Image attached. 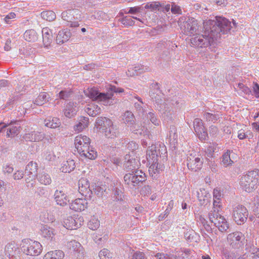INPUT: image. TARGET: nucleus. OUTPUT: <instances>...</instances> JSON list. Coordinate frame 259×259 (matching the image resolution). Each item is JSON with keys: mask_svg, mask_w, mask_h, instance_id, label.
<instances>
[{"mask_svg": "<svg viewBox=\"0 0 259 259\" xmlns=\"http://www.w3.org/2000/svg\"><path fill=\"white\" fill-rule=\"evenodd\" d=\"M233 26L226 18L217 16L215 20L204 21L202 33H198L190 39L191 46L197 48H207L213 45L221 34L227 33Z\"/></svg>", "mask_w": 259, "mask_h": 259, "instance_id": "1", "label": "nucleus"}, {"mask_svg": "<svg viewBox=\"0 0 259 259\" xmlns=\"http://www.w3.org/2000/svg\"><path fill=\"white\" fill-rule=\"evenodd\" d=\"M166 156V148L164 144H157L149 147L147 151V159L150 165L149 175L153 179L157 178L158 174L164 170V166L159 163L162 157Z\"/></svg>", "mask_w": 259, "mask_h": 259, "instance_id": "2", "label": "nucleus"}, {"mask_svg": "<svg viewBox=\"0 0 259 259\" xmlns=\"http://www.w3.org/2000/svg\"><path fill=\"white\" fill-rule=\"evenodd\" d=\"M123 92V89L116 88L115 86H111L106 93H100L94 88L88 89L84 91L85 95L92 100L101 103L106 106L113 104V96L114 93H120Z\"/></svg>", "mask_w": 259, "mask_h": 259, "instance_id": "3", "label": "nucleus"}, {"mask_svg": "<svg viewBox=\"0 0 259 259\" xmlns=\"http://www.w3.org/2000/svg\"><path fill=\"white\" fill-rule=\"evenodd\" d=\"M75 148L81 156L90 159H95L97 156V152L90 147V139L86 136L79 135L74 140Z\"/></svg>", "mask_w": 259, "mask_h": 259, "instance_id": "4", "label": "nucleus"}, {"mask_svg": "<svg viewBox=\"0 0 259 259\" xmlns=\"http://www.w3.org/2000/svg\"><path fill=\"white\" fill-rule=\"evenodd\" d=\"M259 182V169L248 171L240 179L241 188L247 192H250L255 189Z\"/></svg>", "mask_w": 259, "mask_h": 259, "instance_id": "5", "label": "nucleus"}, {"mask_svg": "<svg viewBox=\"0 0 259 259\" xmlns=\"http://www.w3.org/2000/svg\"><path fill=\"white\" fill-rule=\"evenodd\" d=\"M97 128L104 133L105 136L108 138L114 139L119 135V131L112 121L106 118L100 117L96 120Z\"/></svg>", "mask_w": 259, "mask_h": 259, "instance_id": "6", "label": "nucleus"}, {"mask_svg": "<svg viewBox=\"0 0 259 259\" xmlns=\"http://www.w3.org/2000/svg\"><path fill=\"white\" fill-rule=\"evenodd\" d=\"M20 246L22 251L28 255H38L42 250V245L39 242L29 239L23 240Z\"/></svg>", "mask_w": 259, "mask_h": 259, "instance_id": "7", "label": "nucleus"}, {"mask_svg": "<svg viewBox=\"0 0 259 259\" xmlns=\"http://www.w3.org/2000/svg\"><path fill=\"white\" fill-rule=\"evenodd\" d=\"M181 28L183 33L189 36L197 35L201 31V26L197 20L194 18H188L181 24Z\"/></svg>", "mask_w": 259, "mask_h": 259, "instance_id": "8", "label": "nucleus"}, {"mask_svg": "<svg viewBox=\"0 0 259 259\" xmlns=\"http://www.w3.org/2000/svg\"><path fill=\"white\" fill-rule=\"evenodd\" d=\"M209 219L220 231L224 232L229 229V225L224 217L219 213L218 208L214 207V209L209 212Z\"/></svg>", "mask_w": 259, "mask_h": 259, "instance_id": "9", "label": "nucleus"}, {"mask_svg": "<svg viewBox=\"0 0 259 259\" xmlns=\"http://www.w3.org/2000/svg\"><path fill=\"white\" fill-rule=\"evenodd\" d=\"M62 18L68 23L67 26L77 27L79 26L78 21L81 20V15L77 9L68 10L62 13Z\"/></svg>", "mask_w": 259, "mask_h": 259, "instance_id": "10", "label": "nucleus"}, {"mask_svg": "<svg viewBox=\"0 0 259 259\" xmlns=\"http://www.w3.org/2000/svg\"><path fill=\"white\" fill-rule=\"evenodd\" d=\"M146 176L141 170L133 171L125 175V184L131 188L137 186L139 183L145 181Z\"/></svg>", "mask_w": 259, "mask_h": 259, "instance_id": "11", "label": "nucleus"}, {"mask_svg": "<svg viewBox=\"0 0 259 259\" xmlns=\"http://www.w3.org/2000/svg\"><path fill=\"white\" fill-rule=\"evenodd\" d=\"M232 214L235 222L238 225H241L246 221L248 212L243 205H237L233 207Z\"/></svg>", "mask_w": 259, "mask_h": 259, "instance_id": "12", "label": "nucleus"}, {"mask_svg": "<svg viewBox=\"0 0 259 259\" xmlns=\"http://www.w3.org/2000/svg\"><path fill=\"white\" fill-rule=\"evenodd\" d=\"M155 107L159 111L162 118L166 122H172L175 118V115L172 107L168 106V104H160L159 106Z\"/></svg>", "mask_w": 259, "mask_h": 259, "instance_id": "13", "label": "nucleus"}, {"mask_svg": "<svg viewBox=\"0 0 259 259\" xmlns=\"http://www.w3.org/2000/svg\"><path fill=\"white\" fill-rule=\"evenodd\" d=\"M83 224V219L82 217H69L64 219L63 226L69 230H76L80 227Z\"/></svg>", "mask_w": 259, "mask_h": 259, "instance_id": "14", "label": "nucleus"}, {"mask_svg": "<svg viewBox=\"0 0 259 259\" xmlns=\"http://www.w3.org/2000/svg\"><path fill=\"white\" fill-rule=\"evenodd\" d=\"M243 240V235L242 233L239 232L229 234L227 236L228 243L234 248L241 247L243 244L242 243Z\"/></svg>", "mask_w": 259, "mask_h": 259, "instance_id": "15", "label": "nucleus"}, {"mask_svg": "<svg viewBox=\"0 0 259 259\" xmlns=\"http://www.w3.org/2000/svg\"><path fill=\"white\" fill-rule=\"evenodd\" d=\"M130 154H126L124 157L123 168L127 171H137L140 166V163L138 158L131 157Z\"/></svg>", "mask_w": 259, "mask_h": 259, "instance_id": "16", "label": "nucleus"}, {"mask_svg": "<svg viewBox=\"0 0 259 259\" xmlns=\"http://www.w3.org/2000/svg\"><path fill=\"white\" fill-rule=\"evenodd\" d=\"M66 246L68 249L76 254L77 258L82 259L84 257L85 250L78 242L72 240L68 242Z\"/></svg>", "mask_w": 259, "mask_h": 259, "instance_id": "17", "label": "nucleus"}, {"mask_svg": "<svg viewBox=\"0 0 259 259\" xmlns=\"http://www.w3.org/2000/svg\"><path fill=\"white\" fill-rule=\"evenodd\" d=\"M149 95L153 101L155 102L156 106H158L162 103L161 93L158 83H153L151 85Z\"/></svg>", "mask_w": 259, "mask_h": 259, "instance_id": "18", "label": "nucleus"}, {"mask_svg": "<svg viewBox=\"0 0 259 259\" xmlns=\"http://www.w3.org/2000/svg\"><path fill=\"white\" fill-rule=\"evenodd\" d=\"M203 164V159L191 155L187 158V166L189 169L196 171L199 170Z\"/></svg>", "mask_w": 259, "mask_h": 259, "instance_id": "19", "label": "nucleus"}, {"mask_svg": "<svg viewBox=\"0 0 259 259\" xmlns=\"http://www.w3.org/2000/svg\"><path fill=\"white\" fill-rule=\"evenodd\" d=\"M193 124L196 135L200 139H205L207 135V133L203 125L202 120L200 118H196L194 120Z\"/></svg>", "mask_w": 259, "mask_h": 259, "instance_id": "20", "label": "nucleus"}, {"mask_svg": "<svg viewBox=\"0 0 259 259\" xmlns=\"http://www.w3.org/2000/svg\"><path fill=\"white\" fill-rule=\"evenodd\" d=\"M78 191L83 196L85 197L92 193L90 189V184L89 181L85 178L80 179L78 182Z\"/></svg>", "mask_w": 259, "mask_h": 259, "instance_id": "21", "label": "nucleus"}, {"mask_svg": "<svg viewBox=\"0 0 259 259\" xmlns=\"http://www.w3.org/2000/svg\"><path fill=\"white\" fill-rule=\"evenodd\" d=\"M54 198L56 203L61 206L67 205L69 200L64 191L57 190L55 192Z\"/></svg>", "mask_w": 259, "mask_h": 259, "instance_id": "22", "label": "nucleus"}, {"mask_svg": "<svg viewBox=\"0 0 259 259\" xmlns=\"http://www.w3.org/2000/svg\"><path fill=\"white\" fill-rule=\"evenodd\" d=\"M45 134L42 132L38 131H32L26 133L23 138L27 141L37 142L40 141L44 139Z\"/></svg>", "mask_w": 259, "mask_h": 259, "instance_id": "23", "label": "nucleus"}, {"mask_svg": "<svg viewBox=\"0 0 259 259\" xmlns=\"http://www.w3.org/2000/svg\"><path fill=\"white\" fill-rule=\"evenodd\" d=\"M88 204L85 199H76L70 204V208L76 211H81L87 207Z\"/></svg>", "mask_w": 259, "mask_h": 259, "instance_id": "24", "label": "nucleus"}, {"mask_svg": "<svg viewBox=\"0 0 259 259\" xmlns=\"http://www.w3.org/2000/svg\"><path fill=\"white\" fill-rule=\"evenodd\" d=\"M19 122V121H16L14 123L12 122L10 123V127L7 130V137H14L20 133L21 130V126Z\"/></svg>", "mask_w": 259, "mask_h": 259, "instance_id": "25", "label": "nucleus"}, {"mask_svg": "<svg viewBox=\"0 0 259 259\" xmlns=\"http://www.w3.org/2000/svg\"><path fill=\"white\" fill-rule=\"evenodd\" d=\"M43 44L45 48H49L53 40L52 31L48 27L43 28L42 29Z\"/></svg>", "mask_w": 259, "mask_h": 259, "instance_id": "26", "label": "nucleus"}, {"mask_svg": "<svg viewBox=\"0 0 259 259\" xmlns=\"http://www.w3.org/2000/svg\"><path fill=\"white\" fill-rule=\"evenodd\" d=\"M41 234L44 238L50 241L54 240L56 235L54 229L48 226H43L41 227Z\"/></svg>", "mask_w": 259, "mask_h": 259, "instance_id": "27", "label": "nucleus"}, {"mask_svg": "<svg viewBox=\"0 0 259 259\" xmlns=\"http://www.w3.org/2000/svg\"><path fill=\"white\" fill-rule=\"evenodd\" d=\"M71 32L67 29L60 31L56 37V42L58 44H61L66 42L71 37Z\"/></svg>", "mask_w": 259, "mask_h": 259, "instance_id": "28", "label": "nucleus"}, {"mask_svg": "<svg viewBox=\"0 0 259 259\" xmlns=\"http://www.w3.org/2000/svg\"><path fill=\"white\" fill-rule=\"evenodd\" d=\"M18 249L19 248L15 242L11 241L6 245L5 252L6 254L11 258L18 251Z\"/></svg>", "mask_w": 259, "mask_h": 259, "instance_id": "29", "label": "nucleus"}, {"mask_svg": "<svg viewBox=\"0 0 259 259\" xmlns=\"http://www.w3.org/2000/svg\"><path fill=\"white\" fill-rule=\"evenodd\" d=\"M64 257V253L61 250H55L50 251L46 253L43 259H63Z\"/></svg>", "mask_w": 259, "mask_h": 259, "instance_id": "30", "label": "nucleus"}, {"mask_svg": "<svg viewBox=\"0 0 259 259\" xmlns=\"http://www.w3.org/2000/svg\"><path fill=\"white\" fill-rule=\"evenodd\" d=\"M198 199L201 205L206 204L210 198V194L204 189H200L197 192Z\"/></svg>", "mask_w": 259, "mask_h": 259, "instance_id": "31", "label": "nucleus"}, {"mask_svg": "<svg viewBox=\"0 0 259 259\" xmlns=\"http://www.w3.org/2000/svg\"><path fill=\"white\" fill-rule=\"evenodd\" d=\"M44 123L46 126L52 128L59 127L61 124L60 119L57 117H49L45 120Z\"/></svg>", "mask_w": 259, "mask_h": 259, "instance_id": "32", "label": "nucleus"}, {"mask_svg": "<svg viewBox=\"0 0 259 259\" xmlns=\"http://www.w3.org/2000/svg\"><path fill=\"white\" fill-rule=\"evenodd\" d=\"M36 178L38 182L42 185H48L52 182V179L50 176L45 171L39 172Z\"/></svg>", "mask_w": 259, "mask_h": 259, "instance_id": "33", "label": "nucleus"}, {"mask_svg": "<svg viewBox=\"0 0 259 259\" xmlns=\"http://www.w3.org/2000/svg\"><path fill=\"white\" fill-rule=\"evenodd\" d=\"M75 167V163L72 159H68L66 161H64L61 170L63 172H70L74 170Z\"/></svg>", "mask_w": 259, "mask_h": 259, "instance_id": "34", "label": "nucleus"}, {"mask_svg": "<svg viewBox=\"0 0 259 259\" xmlns=\"http://www.w3.org/2000/svg\"><path fill=\"white\" fill-rule=\"evenodd\" d=\"M76 112V107L73 102L68 103L64 109V115L66 117L71 118L73 116Z\"/></svg>", "mask_w": 259, "mask_h": 259, "instance_id": "35", "label": "nucleus"}, {"mask_svg": "<svg viewBox=\"0 0 259 259\" xmlns=\"http://www.w3.org/2000/svg\"><path fill=\"white\" fill-rule=\"evenodd\" d=\"M148 68L142 65H138L134 67L130 68L127 71V75L131 76L141 74L148 70Z\"/></svg>", "mask_w": 259, "mask_h": 259, "instance_id": "36", "label": "nucleus"}, {"mask_svg": "<svg viewBox=\"0 0 259 259\" xmlns=\"http://www.w3.org/2000/svg\"><path fill=\"white\" fill-rule=\"evenodd\" d=\"M182 100L177 97H173L172 99H168L164 101L162 104H168V106L174 108H178L182 105Z\"/></svg>", "mask_w": 259, "mask_h": 259, "instance_id": "37", "label": "nucleus"}, {"mask_svg": "<svg viewBox=\"0 0 259 259\" xmlns=\"http://www.w3.org/2000/svg\"><path fill=\"white\" fill-rule=\"evenodd\" d=\"M38 165L36 162L30 161L26 165L25 172L27 175L37 176L36 171Z\"/></svg>", "mask_w": 259, "mask_h": 259, "instance_id": "38", "label": "nucleus"}, {"mask_svg": "<svg viewBox=\"0 0 259 259\" xmlns=\"http://www.w3.org/2000/svg\"><path fill=\"white\" fill-rule=\"evenodd\" d=\"M24 37L29 42H35L38 38L37 33L33 29L26 30L24 34Z\"/></svg>", "mask_w": 259, "mask_h": 259, "instance_id": "39", "label": "nucleus"}, {"mask_svg": "<svg viewBox=\"0 0 259 259\" xmlns=\"http://www.w3.org/2000/svg\"><path fill=\"white\" fill-rule=\"evenodd\" d=\"M157 259H185L183 254L181 255H175L173 254H164L158 253L155 255Z\"/></svg>", "mask_w": 259, "mask_h": 259, "instance_id": "40", "label": "nucleus"}, {"mask_svg": "<svg viewBox=\"0 0 259 259\" xmlns=\"http://www.w3.org/2000/svg\"><path fill=\"white\" fill-rule=\"evenodd\" d=\"M123 120L126 124L133 125L135 123V116L132 112L130 111L125 112L123 115Z\"/></svg>", "mask_w": 259, "mask_h": 259, "instance_id": "41", "label": "nucleus"}, {"mask_svg": "<svg viewBox=\"0 0 259 259\" xmlns=\"http://www.w3.org/2000/svg\"><path fill=\"white\" fill-rule=\"evenodd\" d=\"M41 17L46 21H52L56 19L55 13L52 11H43L40 13Z\"/></svg>", "mask_w": 259, "mask_h": 259, "instance_id": "42", "label": "nucleus"}, {"mask_svg": "<svg viewBox=\"0 0 259 259\" xmlns=\"http://www.w3.org/2000/svg\"><path fill=\"white\" fill-rule=\"evenodd\" d=\"M220 118V115L218 113H212L209 112H205L204 113V118L209 122L214 123Z\"/></svg>", "mask_w": 259, "mask_h": 259, "instance_id": "43", "label": "nucleus"}, {"mask_svg": "<svg viewBox=\"0 0 259 259\" xmlns=\"http://www.w3.org/2000/svg\"><path fill=\"white\" fill-rule=\"evenodd\" d=\"M169 131V139L171 144L175 145L178 141V135L176 132V127L174 126L170 127Z\"/></svg>", "mask_w": 259, "mask_h": 259, "instance_id": "44", "label": "nucleus"}, {"mask_svg": "<svg viewBox=\"0 0 259 259\" xmlns=\"http://www.w3.org/2000/svg\"><path fill=\"white\" fill-rule=\"evenodd\" d=\"M82 120H81L77 124L74 126V130L77 132H81L88 125V118L83 117Z\"/></svg>", "mask_w": 259, "mask_h": 259, "instance_id": "45", "label": "nucleus"}, {"mask_svg": "<svg viewBox=\"0 0 259 259\" xmlns=\"http://www.w3.org/2000/svg\"><path fill=\"white\" fill-rule=\"evenodd\" d=\"M147 118L155 125L158 126L160 124V121L158 118L155 113L153 112H149L147 114Z\"/></svg>", "mask_w": 259, "mask_h": 259, "instance_id": "46", "label": "nucleus"}, {"mask_svg": "<svg viewBox=\"0 0 259 259\" xmlns=\"http://www.w3.org/2000/svg\"><path fill=\"white\" fill-rule=\"evenodd\" d=\"M47 94L46 93H41L35 100L34 104L38 106L43 105L47 100Z\"/></svg>", "mask_w": 259, "mask_h": 259, "instance_id": "47", "label": "nucleus"}, {"mask_svg": "<svg viewBox=\"0 0 259 259\" xmlns=\"http://www.w3.org/2000/svg\"><path fill=\"white\" fill-rule=\"evenodd\" d=\"M88 225L90 229L96 230L99 227L100 222L97 219L93 217L89 221Z\"/></svg>", "mask_w": 259, "mask_h": 259, "instance_id": "48", "label": "nucleus"}, {"mask_svg": "<svg viewBox=\"0 0 259 259\" xmlns=\"http://www.w3.org/2000/svg\"><path fill=\"white\" fill-rule=\"evenodd\" d=\"M100 259H112V253L106 248L102 249L99 253Z\"/></svg>", "mask_w": 259, "mask_h": 259, "instance_id": "49", "label": "nucleus"}, {"mask_svg": "<svg viewBox=\"0 0 259 259\" xmlns=\"http://www.w3.org/2000/svg\"><path fill=\"white\" fill-rule=\"evenodd\" d=\"M222 162L226 166H229L233 163V160L231 159L230 151L227 152L223 155Z\"/></svg>", "mask_w": 259, "mask_h": 259, "instance_id": "50", "label": "nucleus"}, {"mask_svg": "<svg viewBox=\"0 0 259 259\" xmlns=\"http://www.w3.org/2000/svg\"><path fill=\"white\" fill-rule=\"evenodd\" d=\"M120 22L125 27H129L135 24V21L130 16H125L120 20Z\"/></svg>", "mask_w": 259, "mask_h": 259, "instance_id": "51", "label": "nucleus"}, {"mask_svg": "<svg viewBox=\"0 0 259 259\" xmlns=\"http://www.w3.org/2000/svg\"><path fill=\"white\" fill-rule=\"evenodd\" d=\"M160 7V4L159 2H152L147 3L145 6V9H150L152 11H155L157 10H159V7Z\"/></svg>", "mask_w": 259, "mask_h": 259, "instance_id": "52", "label": "nucleus"}, {"mask_svg": "<svg viewBox=\"0 0 259 259\" xmlns=\"http://www.w3.org/2000/svg\"><path fill=\"white\" fill-rule=\"evenodd\" d=\"M106 187L105 186H96L94 189V192L98 196L102 197L104 193L106 191Z\"/></svg>", "mask_w": 259, "mask_h": 259, "instance_id": "53", "label": "nucleus"}, {"mask_svg": "<svg viewBox=\"0 0 259 259\" xmlns=\"http://www.w3.org/2000/svg\"><path fill=\"white\" fill-rule=\"evenodd\" d=\"M95 105L93 104H89L84 108V111L91 116H96L95 112L94 111Z\"/></svg>", "mask_w": 259, "mask_h": 259, "instance_id": "54", "label": "nucleus"}, {"mask_svg": "<svg viewBox=\"0 0 259 259\" xmlns=\"http://www.w3.org/2000/svg\"><path fill=\"white\" fill-rule=\"evenodd\" d=\"M71 94V92L70 90L61 91L59 94V98L63 100L68 99Z\"/></svg>", "mask_w": 259, "mask_h": 259, "instance_id": "55", "label": "nucleus"}, {"mask_svg": "<svg viewBox=\"0 0 259 259\" xmlns=\"http://www.w3.org/2000/svg\"><path fill=\"white\" fill-rule=\"evenodd\" d=\"M217 147L213 144H210L206 151V154L208 157H211L212 156L213 152L216 150Z\"/></svg>", "mask_w": 259, "mask_h": 259, "instance_id": "56", "label": "nucleus"}, {"mask_svg": "<svg viewBox=\"0 0 259 259\" xmlns=\"http://www.w3.org/2000/svg\"><path fill=\"white\" fill-rule=\"evenodd\" d=\"M221 196V194L219 190L214 189L213 190V197L215 199L213 201V205H217V203H219L217 200H219Z\"/></svg>", "mask_w": 259, "mask_h": 259, "instance_id": "57", "label": "nucleus"}, {"mask_svg": "<svg viewBox=\"0 0 259 259\" xmlns=\"http://www.w3.org/2000/svg\"><path fill=\"white\" fill-rule=\"evenodd\" d=\"M151 189L149 185L144 186L141 190V194L144 196H148L151 194Z\"/></svg>", "mask_w": 259, "mask_h": 259, "instance_id": "58", "label": "nucleus"}, {"mask_svg": "<svg viewBox=\"0 0 259 259\" xmlns=\"http://www.w3.org/2000/svg\"><path fill=\"white\" fill-rule=\"evenodd\" d=\"M237 88H239V90H241L244 94H249L250 93V90L249 88L245 86L242 83H239L237 84Z\"/></svg>", "mask_w": 259, "mask_h": 259, "instance_id": "59", "label": "nucleus"}, {"mask_svg": "<svg viewBox=\"0 0 259 259\" xmlns=\"http://www.w3.org/2000/svg\"><path fill=\"white\" fill-rule=\"evenodd\" d=\"M127 148L133 152L135 150L138 149V145L134 141H131L127 144Z\"/></svg>", "mask_w": 259, "mask_h": 259, "instance_id": "60", "label": "nucleus"}, {"mask_svg": "<svg viewBox=\"0 0 259 259\" xmlns=\"http://www.w3.org/2000/svg\"><path fill=\"white\" fill-rule=\"evenodd\" d=\"M16 17V14L15 13H10L4 18V21L6 23L9 24L11 22V20Z\"/></svg>", "mask_w": 259, "mask_h": 259, "instance_id": "61", "label": "nucleus"}, {"mask_svg": "<svg viewBox=\"0 0 259 259\" xmlns=\"http://www.w3.org/2000/svg\"><path fill=\"white\" fill-rule=\"evenodd\" d=\"M13 170L14 168L10 164H6L3 166V172L5 174H10L13 171Z\"/></svg>", "mask_w": 259, "mask_h": 259, "instance_id": "62", "label": "nucleus"}, {"mask_svg": "<svg viewBox=\"0 0 259 259\" xmlns=\"http://www.w3.org/2000/svg\"><path fill=\"white\" fill-rule=\"evenodd\" d=\"M114 194L117 200H121L122 199V193L119 189L116 188Z\"/></svg>", "mask_w": 259, "mask_h": 259, "instance_id": "63", "label": "nucleus"}, {"mask_svg": "<svg viewBox=\"0 0 259 259\" xmlns=\"http://www.w3.org/2000/svg\"><path fill=\"white\" fill-rule=\"evenodd\" d=\"M133 259H146L143 252H136L134 254Z\"/></svg>", "mask_w": 259, "mask_h": 259, "instance_id": "64", "label": "nucleus"}]
</instances>
